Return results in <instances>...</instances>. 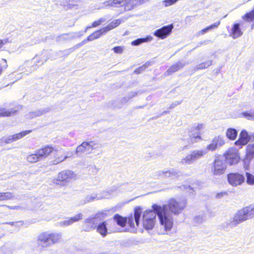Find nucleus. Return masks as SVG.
<instances>
[{
    "instance_id": "nucleus-55",
    "label": "nucleus",
    "mask_w": 254,
    "mask_h": 254,
    "mask_svg": "<svg viewBox=\"0 0 254 254\" xmlns=\"http://www.w3.org/2000/svg\"><path fill=\"white\" fill-rule=\"evenodd\" d=\"M178 0H165L163 1V3L165 6H169L173 4Z\"/></svg>"
},
{
    "instance_id": "nucleus-40",
    "label": "nucleus",
    "mask_w": 254,
    "mask_h": 254,
    "mask_svg": "<svg viewBox=\"0 0 254 254\" xmlns=\"http://www.w3.org/2000/svg\"><path fill=\"white\" fill-rule=\"evenodd\" d=\"M121 23V19H116L112 22H111L110 24H109L107 26H106L105 28L107 31H109L110 30L117 27L118 25H119Z\"/></svg>"
},
{
    "instance_id": "nucleus-25",
    "label": "nucleus",
    "mask_w": 254,
    "mask_h": 254,
    "mask_svg": "<svg viewBox=\"0 0 254 254\" xmlns=\"http://www.w3.org/2000/svg\"><path fill=\"white\" fill-rule=\"evenodd\" d=\"M108 225V223H99L98 226L96 225L97 231L103 237H105L109 233Z\"/></svg>"
},
{
    "instance_id": "nucleus-11",
    "label": "nucleus",
    "mask_w": 254,
    "mask_h": 254,
    "mask_svg": "<svg viewBox=\"0 0 254 254\" xmlns=\"http://www.w3.org/2000/svg\"><path fill=\"white\" fill-rule=\"evenodd\" d=\"M240 160V156L238 151L234 148H230L225 154V162L230 165L238 163Z\"/></svg>"
},
{
    "instance_id": "nucleus-23",
    "label": "nucleus",
    "mask_w": 254,
    "mask_h": 254,
    "mask_svg": "<svg viewBox=\"0 0 254 254\" xmlns=\"http://www.w3.org/2000/svg\"><path fill=\"white\" fill-rule=\"evenodd\" d=\"M254 158V143L249 144L247 146L246 154L244 159L246 164L249 163Z\"/></svg>"
},
{
    "instance_id": "nucleus-48",
    "label": "nucleus",
    "mask_w": 254,
    "mask_h": 254,
    "mask_svg": "<svg viewBox=\"0 0 254 254\" xmlns=\"http://www.w3.org/2000/svg\"><path fill=\"white\" fill-rule=\"evenodd\" d=\"M13 136L14 135H9L7 137H3L0 139V141L1 142H4L7 144L10 143L13 141H15Z\"/></svg>"
},
{
    "instance_id": "nucleus-56",
    "label": "nucleus",
    "mask_w": 254,
    "mask_h": 254,
    "mask_svg": "<svg viewBox=\"0 0 254 254\" xmlns=\"http://www.w3.org/2000/svg\"><path fill=\"white\" fill-rule=\"evenodd\" d=\"M113 50H114V52L115 53L120 54V53H122V52L123 51V47H122L121 46H117V47H114L113 49Z\"/></svg>"
},
{
    "instance_id": "nucleus-45",
    "label": "nucleus",
    "mask_w": 254,
    "mask_h": 254,
    "mask_svg": "<svg viewBox=\"0 0 254 254\" xmlns=\"http://www.w3.org/2000/svg\"><path fill=\"white\" fill-rule=\"evenodd\" d=\"M246 182L249 185H254V175L250 173H246Z\"/></svg>"
},
{
    "instance_id": "nucleus-30",
    "label": "nucleus",
    "mask_w": 254,
    "mask_h": 254,
    "mask_svg": "<svg viewBox=\"0 0 254 254\" xmlns=\"http://www.w3.org/2000/svg\"><path fill=\"white\" fill-rule=\"evenodd\" d=\"M232 36L233 38L236 39L241 36L243 33L240 28V25L239 24H235L233 26L232 29Z\"/></svg>"
},
{
    "instance_id": "nucleus-60",
    "label": "nucleus",
    "mask_w": 254,
    "mask_h": 254,
    "mask_svg": "<svg viewBox=\"0 0 254 254\" xmlns=\"http://www.w3.org/2000/svg\"><path fill=\"white\" fill-rule=\"evenodd\" d=\"M138 93V92H131L128 94L127 96L129 98V99L136 96Z\"/></svg>"
},
{
    "instance_id": "nucleus-10",
    "label": "nucleus",
    "mask_w": 254,
    "mask_h": 254,
    "mask_svg": "<svg viewBox=\"0 0 254 254\" xmlns=\"http://www.w3.org/2000/svg\"><path fill=\"white\" fill-rule=\"evenodd\" d=\"M229 184L233 187L241 185L245 180L244 176L238 173H230L227 175Z\"/></svg>"
},
{
    "instance_id": "nucleus-29",
    "label": "nucleus",
    "mask_w": 254,
    "mask_h": 254,
    "mask_svg": "<svg viewBox=\"0 0 254 254\" xmlns=\"http://www.w3.org/2000/svg\"><path fill=\"white\" fill-rule=\"evenodd\" d=\"M137 0H126V11L130 10L138 6Z\"/></svg>"
},
{
    "instance_id": "nucleus-34",
    "label": "nucleus",
    "mask_w": 254,
    "mask_h": 254,
    "mask_svg": "<svg viewBox=\"0 0 254 254\" xmlns=\"http://www.w3.org/2000/svg\"><path fill=\"white\" fill-rule=\"evenodd\" d=\"M27 160L30 163H35L41 160L36 151L34 154H30L27 157Z\"/></svg>"
},
{
    "instance_id": "nucleus-63",
    "label": "nucleus",
    "mask_w": 254,
    "mask_h": 254,
    "mask_svg": "<svg viewBox=\"0 0 254 254\" xmlns=\"http://www.w3.org/2000/svg\"><path fill=\"white\" fill-rule=\"evenodd\" d=\"M94 35L93 34V33H92L91 34H90L87 38V39H86L87 40V41H91L94 39H95L94 36Z\"/></svg>"
},
{
    "instance_id": "nucleus-62",
    "label": "nucleus",
    "mask_w": 254,
    "mask_h": 254,
    "mask_svg": "<svg viewBox=\"0 0 254 254\" xmlns=\"http://www.w3.org/2000/svg\"><path fill=\"white\" fill-rule=\"evenodd\" d=\"M129 100H130L128 96H127V97L123 98L121 99V102L122 104H125V103H127Z\"/></svg>"
},
{
    "instance_id": "nucleus-49",
    "label": "nucleus",
    "mask_w": 254,
    "mask_h": 254,
    "mask_svg": "<svg viewBox=\"0 0 254 254\" xmlns=\"http://www.w3.org/2000/svg\"><path fill=\"white\" fill-rule=\"evenodd\" d=\"M107 31L106 30L105 28L104 27L99 30H97L96 31L93 33V34L94 35V37L95 39H97L99 38L102 34L106 33Z\"/></svg>"
},
{
    "instance_id": "nucleus-51",
    "label": "nucleus",
    "mask_w": 254,
    "mask_h": 254,
    "mask_svg": "<svg viewBox=\"0 0 254 254\" xmlns=\"http://www.w3.org/2000/svg\"><path fill=\"white\" fill-rule=\"evenodd\" d=\"M243 116L249 120H254V112H245Z\"/></svg>"
},
{
    "instance_id": "nucleus-61",
    "label": "nucleus",
    "mask_w": 254,
    "mask_h": 254,
    "mask_svg": "<svg viewBox=\"0 0 254 254\" xmlns=\"http://www.w3.org/2000/svg\"><path fill=\"white\" fill-rule=\"evenodd\" d=\"M181 103V101H176L170 105L169 108L173 109L174 107H175L176 106H177V105L180 104Z\"/></svg>"
},
{
    "instance_id": "nucleus-3",
    "label": "nucleus",
    "mask_w": 254,
    "mask_h": 254,
    "mask_svg": "<svg viewBox=\"0 0 254 254\" xmlns=\"http://www.w3.org/2000/svg\"><path fill=\"white\" fill-rule=\"evenodd\" d=\"M204 128L202 124L194 125L188 131V134L184 135L182 138L183 140L186 141L188 145H191L198 140L201 139L200 135V131Z\"/></svg>"
},
{
    "instance_id": "nucleus-28",
    "label": "nucleus",
    "mask_w": 254,
    "mask_h": 254,
    "mask_svg": "<svg viewBox=\"0 0 254 254\" xmlns=\"http://www.w3.org/2000/svg\"><path fill=\"white\" fill-rule=\"evenodd\" d=\"M154 224V223H140L139 226H136L137 232L142 233L143 231V228L147 231L151 230L155 226Z\"/></svg>"
},
{
    "instance_id": "nucleus-21",
    "label": "nucleus",
    "mask_w": 254,
    "mask_h": 254,
    "mask_svg": "<svg viewBox=\"0 0 254 254\" xmlns=\"http://www.w3.org/2000/svg\"><path fill=\"white\" fill-rule=\"evenodd\" d=\"M188 64L189 63H187L186 62H178L175 64L170 66L166 71L165 73L167 74V75H171L172 73L183 68L185 66Z\"/></svg>"
},
{
    "instance_id": "nucleus-16",
    "label": "nucleus",
    "mask_w": 254,
    "mask_h": 254,
    "mask_svg": "<svg viewBox=\"0 0 254 254\" xmlns=\"http://www.w3.org/2000/svg\"><path fill=\"white\" fill-rule=\"evenodd\" d=\"M251 141V132L249 133L246 130L243 129L239 136V139L235 142L236 145H239L240 147L247 144V143Z\"/></svg>"
},
{
    "instance_id": "nucleus-35",
    "label": "nucleus",
    "mask_w": 254,
    "mask_h": 254,
    "mask_svg": "<svg viewBox=\"0 0 254 254\" xmlns=\"http://www.w3.org/2000/svg\"><path fill=\"white\" fill-rule=\"evenodd\" d=\"M14 195L10 192H0V201H4L13 198Z\"/></svg>"
},
{
    "instance_id": "nucleus-53",
    "label": "nucleus",
    "mask_w": 254,
    "mask_h": 254,
    "mask_svg": "<svg viewBox=\"0 0 254 254\" xmlns=\"http://www.w3.org/2000/svg\"><path fill=\"white\" fill-rule=\"evenodd\" d=\"M106 19L104 18H101L100 19L95 21L92 23V27H95L100 25L101 23L104 22Z\"/></svg>"
},
{
    "instance_id": "nucleus-50",
    "label": "nucleus",
    "mask_w": 254,
    "mask_h": 254,
    "mask_svg": "<svg viewBox=\"0 0 254 254\" xmlns=\"http://www.w3.org/2000/svg\"><path fill=\"white\" fill-rule=\"evenodd\" d=\"M84 145H86L85 143H83V142L79 146H77L76 149V153L77 154H81L82 153H86L85 147Z\"/></svg>"
},
{
    "instance_id": "nucleus-46",
    "label": "nucleus",
    "mask_w": 254,
    "mask_h": 254,
    "mask_svg": "<svg viewBox=\"0 0 254 254\" xmlns=\"http://www.w3.org/2000/svg\"><path fill=\"white\" fill-rule=\"evenodd\" d=\"M31 132V130H26L24 131H22L21 132L16 133L15 134H13L14 135V139H15V140L16 141L20 138H22L24 136H25L26 135L28 134V133H30Z\"/></svg>"
},
{
    "instance_id": "nucleus-4",
    "label": "nucleus",
    "mask_w": 254,
    "mask_h": 254,
    "mask_svg": "<svg viewBox=\"0 0 254 254\" xmlns=\"http://www.w3.org/2000/svg\"><path fill=\"white\" fill-rule=\"evenodd\" d=\"M140 223H108L109 233L128 232L137 233L136 226H139Z\"/></svg>"
},
{
    "instance_id": "nucleus-7",
    "label": "nucleus",
    "mask_w": 254,
    "mask_h": 254,
    "mask_svg": "<svg viewBox=\"0 0 254 254\" xmlns=\"http://www.w3.org/2000/svg\"><path fill=\"white\" fill-rule=\"evenodd\" d=\"M206 155V150L203 149L191 151L185 157L181 159L180 163L182 165H191L194 162L203 157Z\"/></svg>"
},
{
    "instance_id": "nucleus-14",
    "label": "nucleus",
    "mask_w": 254,
    "mask_h": 254,
    "mask_svg": "<svg viewBox=\"0 0 254 254\" xmlns=\"http://www.w3.org/2000/svg\"><path fill=\"white\" fill-rule=\"evenodd\" d=\"M154 204H153L152 208L153 210H146L143 212L142 219L146 222H155L156 216L159 218V211L153 208Z\"/></svg>"
},
{
    "instance_id": "nucleus-1",
    "label": "nucleus",
    "mask_w": 254,
    "mask_h": 254,
    "mask_svg": "<svg viewBox=\"0 0 254 254\" xmlns=\"http://www.w3.org/2000/svg\"><path fill=\"white\" fill-rule=\"evenodd\" d=\"M186 205L185 200L177 201L172 199L163 206L154 204L153 208L159 211L160 222H173V216L179 214Z\"/></svg>"
},
{
    "instance_id": "nucleus-5",
    "label": "nucleus",
    "mask_w": 254,
    "mask_h": 254,
    "mask_svg": "<svg viewBox=\"0 0 254 254\" xmlns=\"http://www.w3.org/2000/svg\"><path fill=\"white\" fill-rule=\"evenodd\" d=\"M76 179V175L71 170H64L59 173L53 180L54 184L64 186L72 180Z\"/></svg>"
},
{
    "instance_id": "nucleus-20",
    "label": "nucleus",
    "mask_w": 254,
    "mask_h": 254,
    "mask_svg": "<svg viewBox=\"0 0 254 254\" xmlns=\"http://www.w3.org/2000/svg\"><path fill=\"white\" fill-rule=\"evenodd\" d=\"M83 143L86 144L84 145L85 147L86 154L91 153L93 150L98 149L101 147L100 143L93 141H84Z\"/></svg>"
},
{
    "instance_id": "nucleus-19",
    "label": "nucleus",
    "mask_w": 254,
    "mask_h": 254,
    "mask_svg": "<svg viewBox=\"0 0 254 254\" xmlns=\"http://www.w3.org/2000/svg\"><path fill=\"white\" fill-rule=\"evenodd\" d=\"M155 229L159 234H165L169 231L173 226V223H156Z\"/></svg>"
},
{
    "instance_id": "nucleus-58",
    "label": "nucleus",
    "mask_w": 254,
    "mask_h": 254,
    "mask_svg": "<svg viewBox=\"0 0 254 254\" xmlns=\"http://www.w3.org/2000/svg\"><path fill=\"white\" fill-rule=\"evenodd\" d=\"M87 40H83L81 43L77 44L75 47L73 49H69V50H71V52H72L73 51V49H76V48H78L82 46H83L84 44H85L86 42H87Z\"/></svg>"
},
{
    "instance_id": "nucleus-2",
    "label": "nucleus",
    "mask_w": 254,
    "mask_h": 254,
    "mask_svg": "<svg viewBox=\"0 0 254 254\" xmlns=\"http://www.w3.org/2000/svg\"><path fill=\"white\" fill-rule=\"evenodd\" d=\"M62 235L61 233L43 232L37 237V245L43 249L48 248L61 241Z\"/></svg>"
},
{
    "instance_id": "nucleus-6",
    "label": "nucleus",
    "mask_w": 254,
    "mask_h": 254,
    "mask_svg": "<svg viewBox=\"0 0 254 254\" xmlns=\"http://www.w3.org/2000/svg\"><path fill=\"white\" fill-rule=\"evenodd\" d=\"M254 217V206L249 205L238 210L233 217V222H243Z\"/></svg>"
},
{
    "instance_id": "nucleus-37",
    "label": "nucleus",
    "mask_w": 254,
    "mask_h": 254,
    "mask_svg": "<svg viewBox=\"0 0 254 254\" xmlns=\"http://www.w3.org/2000/svg\"><path fill=\"white\" fill-rule=\"evenodd\" d=\"M114 193V191L111 190L107 191H103L100 194H98L99 197L98 199H106V198H110L113 195Z\"/></svg>"
},
{
    "instance_id": "nucleus-36",
    "label": "nucleus",
    "mask_w": 254,
    "mask_h": 254,
    "mask_svg": "<svg viewBox=\"0 0 254 254\" xmlns=\"http://www.w3.org/2000/svg\"><path fill=\"white\" fill-rule=\"evenodd\" d=\"M16 112V110L14 109L6 110L4 108H0V117H9L14 114Z\"/></svg>"
},
{
    "instance_id": "nucleus-15",
    "label": "nucleus",
    "mask_w": 254,
    "mask_h": 254,
    "mask_svg": "<svg viewBox=\"0 0 254 254\" xmlns=\"http://www.w3.org/2000/svg\"><path fill=\"white\" fill-rule=\"evenodd\" d=\"M173 28V24L164 26L155 31L154 32V35L161 39H164L170 34Z\"/></svg>"
},
{
    "instance_id": "nucleus-18",
    "label": "nucleus",
    "mask_w": 254,
    "mask_h": 254,
    "mask_svg": "<svg viewBox=\"0 0 254 254\" xmlns=\"http://www.w3.org/2000/svg\"><path fill=\"white\" fill-rule=\"evenodd\" d=\"M51 108L50 107L43 108L37 110L35 111L30 112L26 115L27 119H31L35 117H40L46 114L51 111Z\"/></svg>"
},
{
    "instance_id": "nucleus-59",
    "label": "nucleus",
    "mask_w": 254,
    "mask_h": 254,
    "mask_svg": "<svg viewBox=\"0 0 254 254\" xmlns=\"http://www.w3.org/2000/svg\"><path fill=\"white\" fill-rule=\"evenodd\" d=\"M227 193L226 192H220L217 193L215 196V197L218 199H220L224 197L225 195H227Z\"/></svg>"
},
{
    "instance_id": "nucleus-12",
    "label": "nucleus",
    "mask_w": 254,
    "mask_h": 254,
    "mask_svg": "<svg viewBox=\"0 0 254 254\" xmlns=\"http://www.w3.org/2000/svg\"><path fill=\"white\" fill-rule=\"evenodd\" d=\"M113 212L110 210H104L102 211H100L95 214L92 215L89 218L86 219V222L88 221L96 220V221H104L108 220L109 218L112 216Z\"/></svg>"
},
{
    "instance_id": "nucleus-13",
    "label": "nucleus",
    "mask_w": 254,
    "mask_h": 254,
    "mask_svg": "<svg viewBox=\"0 0 254 254\" xmlns=\"http://www.w3.org/2000/svg\"><path fill=\"white\" fill-rule=\"evenodd\" d=\"M225 143L223 137L221 136H215L213 138L211 142L207 145L206 148H203V150H206V154L208 153V151H215L218 147L221 146Z\"/></svg>"
},
{
    "instance_id": "nucleus-52",
    "label": "nucleus",
    "mask_w": 254,
    "mask_h": 254,
    "mask_svg": "<svg viewBox=\"0 0 254 254\" xmlns=\"http://www.w3.org/2000/svg\"><path fill=\"white\" fill-rule=\"evenodd\" d=\"M2 250L5 254H11L13 252V249L6 246H3Z\"/></svg>"
},
{
    "instance_id": "nucleus-27",
    "label": "nucleus",
    "mask_w": 254,
    "mask_h": 254,
    "mask_svg": "<svg viewBox=\"0 0 254 254\" xmlns=\"http://www.w3.org/2000/svg\"><path fill=\"white\" fill-rule=\"evenodd\" d=\"M72 155V153H67L66 155L63 156L61 155L59 156L58 154H55L54 156V159L53 160V164L54 165H57L61 162H62L66 159L69 158Z\"/></svg>"
},
{
    "instance_id": "nucleus-26",
    "label": "nucleus",
    "mask_w": 254,
    "mask_h": 254,
    "mask_svg": "<svg viewBox=\"0 0 254 254\" xmlns=\"http://www.w3.org/2000/svg\"><path fill=\"white\" fill-rule=\"evenodd\" d=\"M113 219L115 222H133V216L130 215L129 217H123L118 214H115Z\"/></svg>"
},
{
    "instance_id": "nucleus-24",
    "label": "nucleus",
    "mask_w": 254,
    "mask_h": 254,
    "mask_svg": "<svg viewBox=\"0 0 254 254\" xmlns=\"http://www.w3.org/2000/svg\"><path fill=\"white\" fill-rule=\"evenodd\" d=\"M143 243L144 242L140 239L131 238L124 240L123 242V245L126 247H131L143 244Z\"/></svg>"
},
{
    "instance_id": "nucleus-42",
    "label": "nucleus",
    "mask_w": 254,
    "mask_h": 254,
    "mask_svg": "<svg viewBox=\"0 0 254 254\" xmlns=\"http://www.w3.org/2000/svg\"><path fill=\"white\" fill-rule=\"evenodd\" d=\"M212 63V61H207L203 63H201L194 67V70H197L199 69H203L207 68L210 66Z\"/></svg>"
},
{
    "instance_id": "nucleus-9",
    "label": "nucleus",
    "mask_w": 254,
    "mask_h": 254,
    "mask_svg": "<svg viewBox=\"0 0 254 254\" xmlns=\"http://www.w3.org/2000/svg\"><path fill=\"white\" fill-rule=\"evenodd\" d=\"M182 175V173L177 170L172 169L170 170H160L158 171L155 173V178L156 179H163L171 178L172 179L179 177Z\"/></svg>"
},
{
    "instance_id": "nucleus-43",
    "label": "nucleus",
    "mask_w": 254,
    "mask_h": 254,
    "mask_svg": "<svg viewBox=\"0 0 254 254\" xmlns=\"http://www.w3.org/2000/svg\"><path fill=\"white\" fill-rule=\"evenodd\" d=\"M220 24V22H217L214 23V24L204 28L199 32V34L203 35L204 33L208 32L209 30L215 28H217L219 25Z\"/></svg>"
},
{
    "instance_id": "nucleus-54",
    "label": "nucleus",
    "mask_w": 254,
    "mask_h": 254,
    "mask_svg": "<svg viewBox=\"0 0 254 254\" xmlns=\"http://www.w3.org/2000/svg\"><path fill=\"white\" fill-rule=\"evenodd\" d=\"M82 214L79 213L74 217H70L69 220L71 221H78L82 218Z\"/></svg>"
},
{
    "instance_id": "nucleus-47",
    "label": "nucleus",
    "mask_w": 254,
    "mask_h": 254,
    "mask_svg": "<svg viewBox=\"0 0 254 254\" xmlns=\"http://www.w3.org/2000/svg\"><path fill=\"white\" fill-rule=\"evenodd\" d=\"M243 19L248 21H253L254 19V8L250 12L246 13L243 16Z\"/></svg>"
},
{
    "instance_id": "nucleus-17",
    "label": "nucleus",
    "mask_w": 254,
    "mask_h": 254,
    "mask_svg": "<svg viewBox=\"0 0 254 254\" xmlns=\"http://www.w3.org/2000/svg\"><path fill=\"white\" fill-rule=\"evenodd\" d=\"M53 151L58 152V148H54L50 145H46L37 150L41 160L47 158Z\"/></svg>"
},
{
    "instance_id": "nucleus-22",
    "label": "nucleus",
    "mask_w": 254,
    "mask_h": 254,
    "mask_svg": "<svg viewBox=\"0 0 254 254\" xmlns=\"http://www.w3.org/2000/svg\"><path fill=\"white\" fill-rule=\"evenodd\" d=\"M103 4L107 6L114 7H126V0H108L104 1Z\"/></svg>"
},
{
    "instance_id": "nucleus-31",
    "label": "nucleus",
    "mask_w": 254,
    "mask_h": 254,
    "mask_svg": "<svg viewBox=\"0 0 254 254\" xmlns=\"http://www.w3.org/2000/svg\"><path fill=\"white\" fill-rule=\"evenodd\" d=\"M153 38L151 36H147L146 38H138L133 41L131 42V45L132 46H138L142 43L148 42L149 41H151L152 40Z\"/></svg>"
},
{
    "instance_id": "nucleus-8",
    "label": "nucleus",
    "mask_w": 254,
    "mask_h": 254,
    "mask_svg": "<svg viewBox=\"0 0 254 254\" xmlns=\"http://www.w3.org/2000/svg\"><path fill=\"white\" fill-rule=\"evenodd\" d=\"M227 168V165L223 157L216 158L212 164L211 172L217 176L223 175Z\"/></svg>"
},
{
    "instance_id": "nucleus-39",
    "label": "nucleus",
    "mask_w": 254,
    "mask_h": 254,
    "mask_svg": "<svg viewBox=\"0 0 254 254\" xmlns=\"http://www.w3.org/2000/svg\"><path fill=\"white\" fill-rule=\"evenodd\" d=\"M78 33H72L70 34L71 36L70 37H67V36L69 35L68 34H64L62 35H60L57 38V41H61L62 40H69L70 39H72L74 38L76 36H78Z\"/></svg>"
},
{
    "instance_id": "nucleus-38",
    "label": "nucleus",
    "mask_w": 254,
    "mask_h": 254,
    "mask_svg": "<svg viewBox=\"0 0 254 254\" xmlns=\"http://www.w3.org/2000/svg\"><path fill=\"white\" fill-rule=\"evenodd\" d=\"M142 208L140 206H137L134 208V218L135 222H139L141 214L142 213Z\"/></svg>"
},
{
    "instance_id": "nucleus-32",
    "label": "nucleus",
    "mask_w": 254,
    "mask_h": 254,
    "mask_svg": "<svg viewBox=\"0 0 254 254\" xmlns=\"http://www.w3.org/2000/svg\"><path fill=\"white\" fill-rule=\"evenodd\" d=\"M209 216L207 212H201L196 215L194 217V220L197 222L206 221L207 218Z\"/></svg>"
},
{
    "instance_id": "nucleus-44",
    "label": "nucleus",
    "mask_w": 254,
    "mask_h": 254,
    "mask_svg": "<svg viewBox=\"0 0 254 254\" xmlns=\"http://www.w3.org/2000/svg\"><path fill=\"white\" fill-rule=\"evenodd\" d=\"M99 195L97 193H92L86 196L85 198V202H90L95 200H99Z\"/></svg>"
},
{
    "instance_id": "nucleus-57",
    "label": "nucleus",
    "mask_w": 254,
    "mask_h": 254,
    "mask_svg": "<svg viewBox=\"0 0 254 254\" xmlns=\"http://www.w3.org/2000/svg\"><path fill=\"white\" fill-rule=\"evenodd\" d=\"M146 68V66L145 65L141 66L138 68L136 69L134 72L136 74H139L142 71H143Z\"/></svg>"
},
{
    "instance_id": "nucleus-41",
    "label": "nucleus",
    "mask_w": 254,
    "mask_h": 254,
    "mask_svg": "<svg viewBox=\"0 0 254 254\" xmlns=\"http://www.w3.org/2000/svg\"><path fill=\"white\" fill-rule=\"evenodd\" d=\"M95 223H83L81 226L82 231H90L96 228Z\"/></svg>"
},
{
    "instance_id": "nucleus-64",
    "label": "nucleus",
    "mask_w": 254,
    "mask_h": 254,
    "mask_svg": "<svg viewBox=\"0 0 254 254\" xmlns=\"http://www.w3.org/2000/svg\"><path fill=\"white\" fill-rule=\"evenodd\" d=\"M7 40H0V49L2 48V47L7 43Z\"/></svg>"
},
{
    "instance_id": "nucleus-33",
    "label": "nucleus",
    "mask_w": 254,
    "mask_h": 254,
    "mask_svg": "<svg viewBox=\"0 0 254 254\" xmlns=\"http://www.w3.org/2000/svg\"><path fill=\"white\" fill-rule=\"evenodd\" d=\"M238 134L237 131L234 128H228L226 132V136L231 140H234L236 139Z\"/></svg>"
}]
</instances>
